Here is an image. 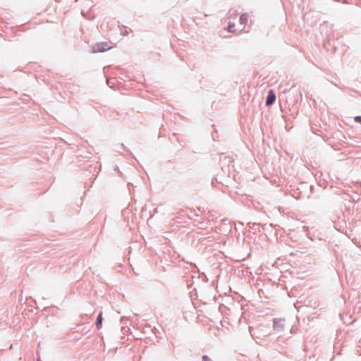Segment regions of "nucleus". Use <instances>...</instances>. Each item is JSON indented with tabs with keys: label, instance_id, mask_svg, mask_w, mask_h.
Listing matches in <instances>:
<instances>
[{
	"label": "nucleus",
	"instance_id": "obj_2",
	"mask_svg": "<svg viewBox=\"0 0 361 361\" xmlns=\"http://www.w3.org/2000/svg\"><path fill=\"white\" fill-rule=\"evenodd\" d=\"M96 325L97 329H100L102 325V313L101 312L97 319Z\"/></svg>",
	"mask_w": 361,
	"mask_h": 361
},
{
	"label": "nucleus",
	"instance_id": "obj_5",
	"mask_svg": "<svg viewBox=\"0 0 361 361\" xmlns=\"http://www.w3.org/2000/svg\"><path fill=\"white\" fill-rule=\"evenodd\" d=\"M235 25L233 23H229L228 30L229 32H234L235 30L234 29Z\"/></svg>",
	"mask_w": 361,
	"mask_h": 361
},
{
	"label": "nucleus",
	"instance_id": "obj_6",
	"mask_svg": "<svg viewBox=\"0 0 361 361\" xmlns=\"http://www.w3.org/2000/svg\"><path fill=\"white\" fill-rule=\"evenodd\" d=\"M355 121L356 122L360 123L361 124V116H356V117L355 118Z\"/></svg>",
	"mask_w": 361,
	"mask_h": 361
},
{
	"label": "nucleus",
	"instance_id": "obj_8",
	"mask_svg": "<svg viewBox=\"0 0 361 361\" xmlns=\"http://www.w3.org/2000/svg\"><path fill=\"white\" fill-rule=\"evenodd\" d=\"M271 99H272V103L274 102L275 100V95L272 94V97H271Z\"/></svg>",
	"mask_w": 361,
	"mask_h": 361
},
{
	"label": "nucleus",
	"instance_id": "obj_4",
	"mask_svg": "<svg viewBox=\"0 0 361 361\" xmlns=\"http://www.w3.org/2000/svg\"><path fill=\"white\" fill-rule=\"evenodd\" d=\"M266 104L270 105L271 104V90L268 92L267 100H266Z\"/></svg>",
	"mask_w": 361,
	"mask_h": 361
},
{
	"label": "nucleus",
	"instance_id": "obj_3",
	"mask_svg": "<svg viewBox=\"0 0 361 361\" xmlns=\"http://www.w3.org/2000/svg\"><path fill=\"white\" fill-rule=\"evenodd\" d=\"M247 21V14H243L240 17V23L242 25H245Z\"/></svg>",
	"mask_w": 361,
	"mask_h": 361
},
{
	"label": "nucleus",
	"instance_id": "obj_7",
	"mask_svg": "<svg viewBox=\"0 0 361 361\" xmlns=\"http://www.w3.org/2000/svg\"><path fill=\"white\" fill-rule=\"evenodd\" d=\"M202 358L204 361H207L209 360V358L207 356H203Z\"/></svg>",
	"mask_w": 361,
	"mask_h": 361
},
{
	"label": "nucleus",
	"instance_id": "obj_1",
	"mask_svg": "<svg viewBox=\"0 0 361 361\" xmlns=\"http://www.w3.org/2000/svg\"><path fill=\"white\" fill-rule=\"evenodd\" d=\"M111 48V47L109 46L107 42H101V43H98L97 44H96L94 47V51L102 52V51L109 50Z\"/></svg>",
	"mask_w": 361,
	"mask_h": 361
}]
</instances>
